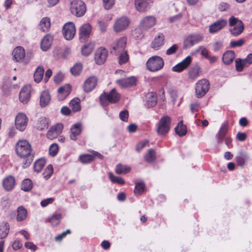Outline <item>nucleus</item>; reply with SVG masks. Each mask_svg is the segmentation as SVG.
I'll use <instances>...</instances> for the list:
<instances>
[{
    "instance_id": "nucleus-61",
    "label": "nucleus",
    "mask_w": 252,
    "mask_h": 252,
    "mask_svg": "<svg viewBox=\"0 0 252 252\" xmlns=\"http://www.w3.org/2000/svg\"><path fill=\"white\" fill-rule=\"evenodd\" d=\"M55 199L53 197L48 198L41 201L40 204L42 207H45L49 204H52Z\"/></svg>"
},
{
    "instance_id": "nucleus-12",
    "label": "nucleus",
    "mask_w": 252,
    "mask_h": 252,
    "mask_svg": "<svg viewBox=\"0 0 252 252\" xmlns=\"http://www.w3.org/2000/svg\"><path fill=\"white\" fill-rule=\"evenodd\" d=\"M108 57V51L104 47L98 48L95 53L94 60L97 64H102L106 61Z\"/></svg>"
},
{
    "instance_id": "nucleus-64",
    "label": "nucleus",
    "mask_w": 252,
    "mask_h": 252,
    "mask_svg": "<svg viewBox=\"0 0 252 252\" xmlns=\"http://www.w3.org/2000/svg\"><path fill=\"white\" fill-rule=\"evenodd\" d=\"M25 246L26 248L35 251L37 249V247L33 243L27 242L25 243Z\"/></svg>"
},
{
    "instance_id": "nucleus-30",
    "label": "nucleus",
    "mask_w": 252,
    "mask_h": 252,
    "mask_svg": "<svg viewBox=\"0 0 252 252\" xmlns=\"http://www.w3.org/2000/svg\"><path fill=\"white\" fill-rule=\"evenodd\" d=\"M51 100V96L49 93L47 91H44L42 92L40 97V105L44 107L48 105Z\"/></svg>"
},
{
    "instance_id": "nucleus-4",
    "label": "nucleus",
    "mask_w": 252,
    "mask_h": 252,
    "mask_svg": "<svg viewBox=\"0 0 252 252\" xmlns=\"http://www.w3.org/2000/svg\"><path fill=\"white\" fill-rule=\"evenodd\" d=\"M120 99V94L113 89L109 93H104L100 97V102L103 106H107L109 103H115Z\"/></svg>"
},
{
    "instance_id": "nucleus-19",
    "label": "nucleus",
    "mask_w": 252,
    "mask_h": 252,
    "mask_svg": "<svg viewBox=\"0 0 252 252\" xmlns=\"http://www.w3.org/2000/svg\"><path fill=\"white\" fill-rule=\"evenodd\" d=\"M32 87L30 85L24 86L19 94V99L23 103H27L30 100Z\"/></svg>"
},
{
    "instance_id": "nucleus-43",
    "label": "nucleus",
    "mask_w": 252,
    "mask_h": 252,
    "mask_svg": "<svg viewBox=\"0 0 252 252\" xmlns=\"http://www.w3.org/2000/svg\"><path fill=\"white\" fill-rule=\"evenodd\" d=\"M94 45L91 43H87L83 46L82 48V53L83 55L87 56L93 51Z\"/></svg>"
},
{
    "instance_id": "nucleus-1",
    "label": "nucleus",
    "mask_w": 252,
    "mask_h": 252,
    "mask_svg": "<svg viewBox=\"0 0 252 252\" xmlns=\"http://www.w3.org/2000/svg\"><path fill=\"white\" fill-rule=\"evenodd\" d=\"M17 154L22 158H27L23 162L22 167L26 168L30 166L32 162L33 156L31 154L32 148L29 142L26 140H20L16 145Z\"/></svg>"
},
{
    "instance_id": "nucleus-62",
    "label": "nucleus",
    "mask_w": 252,
    "mask_h": 252,
    "mask_svg": "<svg viewBox=\"0 0 252 252\" xmlns=\"http://www.w3.org/2000/svg\"><path fill=\"white\" fill-rule=\"evenodd\" d=\"M244 43L243 39H239L237 41H231L230 43V47L232 48H235L236 47L241 46Z\"/></svg>"
},
{
    "instance_id": "nucleus-7",
    "label": "nucleus",
    "mask_w": 252,
    "mask_h": 252,
    "mask_svg": "<svg viewBox=\"0 0 252 252\" xmlns=\"http://www.w3.org/2000/svg\"><path fill=\"white\" fill-rule=\"evenodd\" d=\"M171 118L168 116L161 117L157 126V132L158 135L166 134L170 129Z\"/></svg>"
},
{
    "instance_id": "nucleus-18",
    "label": "nucleus",
    "mask_w": 252,
    "mask_h": 252,
    "mask_svg": "<svg viewBox=\"0 0 252 252\" xmlns=\"http://www.w3.org/2000/svg\"><path fill=\"white\" fill-rule=\"evenodd\" d=\"M92 27L90 24L86 23L81 26L79 30L80 39L82 41L85 40L90 36Z\"/></svg>"
},
{
    "instance_id": "nucleus-42",
    "label": "nucleus",
    "mask_w": 252,
    "mask_h": 252,
    "mask_svg": "<svg viewBox=\"0 0 252 252\" xmlns=\"http://www.w3.org/2000/svg\"><path fill=\"white\" fill-rule=\"evenodd\" d=\"M228 130L227 125L223 124L217 134V138L219 141L223 140Z\"/></svg>"
},
{
    "instance_id": "nucleus-34",
    "label": "nucleus",
    "mask_w": 252,
    "mask_h": 252,
    "mask_svg": "<svg viewBox=\"0 0 252 252\" xmlns=\"http://www.w3.org/2000/svg\"><path fill=\"white\" fill-rule=\"evenodd\" d=\"M50 26V19L48 17H44L40 21L39 28L42 32H47Z\"/></svg>"
},
{
    "instance_id": "nucleus-31",
    "label": "nucleus",
    "mask_w": 252,
    "mask_h": 252,
    "mask_svg": "<svg viewBox=\"0 0 252 252\" xmlns=\"http://www.w3.org/2000/svg\"><path fill=\"white\" fill-rule=\"evenodd\" d=\"M235 57V54L232 51L225 52L222 56V61L224 64H229L231 63Z\"/></svg>"
},
{
    "instance_id": "nucleus-10",
    "label": "nucleus",
    "mask_w": 252,
    "mask_h": 252,
    "mask_svg": "<svg viewBox=\"0 0 252 252\" xmlns=\"http://www.w3.org/2000/svg\"><path fill=\"white\" fill-rule=\"evenodd\" d=\"M153 0H135V7L139 12L145 13L152 7Z\"/></svg>"
},
{
    "instance_id": "nucleus-8",
    "label": "nucleus",
    "mask_w": 252,
    "mask_h": 252,
    "mask_svg": "<svg viewBox=\"0 0 252 252\" xmlns=\"http://www.w3.org/2000/svg\"><path fill=\"white\" fill-rule=\"evenodd\" d=\"M210 83L205 79L199 80L196 84L195 95L198 98L203 97L209 90Z\"/></svg>"
},
{
    "instance_id": "nucleus-56",
    "label": "nucleus",
    "mask_w": 252,
    "mask_h": 252,
    "mask_svg": "<svg viewBox=\"0 0 252 252\" xmlns=\"http://www.w3.org/2000/svg\"><path fill=\"white\" fill-rule=\"evenodd\" d=\"M199 52H201V55L204 57L205 58H207L208 56V51L204 46H200L195 51V53H198Z\"/></svg>"
},
{
    "instance_id": "nucleus-32",
    "label": "nucleus",
    "mask_w": 252,
    "mask_h": 252,
    "mask_svg": "<svg viewBox=\"0 0 252 252\" xmlns=\"http://www.w3.org/2000/svg\"><path fill=\"white\" fill-rule=\"evenodd\" d=\"M17 213L16 220L19 222L24 220L28 216L27 210L22 206L17 208Z\"/></svg>"
},
{
    "instance_id": "nucleus-50",
    "label": "nucleus",
    "mask_w": 252,
    "mask_h": 252,
    "mask_svg": "<svg viewBox=\"0 0 252 252\" xmlns=\"http://www.w3.org/2000/svg\"><path fill=\"white\" fill-rule=\"evenodd\" d=\"M236 69L238 71H241L244 66H247L244 60L236 59L235 60Z\"/></svg>"
},
{
    "instance_id": "nucleus-38",
    "label": "nucleus",
    "mask_w": 252,
    "mask_h": 252,
    "mask_svg": "<svg viewBox=\"0 0 252 252\" xmlns=\"http://www.w3.org/2000/svg\"><path fill=\"white\" fill-rule=\"evenodd\" d=\"M234 27L230 30V32L232 34L237 36L240 34L244 30V24L243 22H239L238 25L233 26Z\"/></svg>"
},
{
    "instance_id": "nucleus-5",
    "label": "nucleus",
    "mask_w": 252,
    "mask_h": 252,
    "mask_svg": "<svg viewBox=\"0 0 252 252\" xmlns=\"http://www.w3.org/2000/svg\"><path fill=\"white\" fill-rule=\"evenodd\" d=\"M164 64V61L161 57L154 56L148 59L146 63V66L149 70L155 72L162 69Z\"/></svg>"
},
{
    "instance_id": "nucleus-51",
    "label": "nucleus",
    "mask_w": 252,
    "mask_h": 252,
    "mask_svg": "<svg viewBox=\"0 0 252 252\" xmlns=\"http://www.w3.org/2000/svg\"><path fill=\"white\" fill-rule=\"evenodd\" d=\"M53 173V167L52 165H48L43 173V177L45 179H48Z\"/></svg>"
},
{
    "instance_id": "nucleus-27",
    "label": "nucleus",
    "mask_w": 252,
    "mask_h": 252,
    "mask_svg": "<svg viewBox=\"0 0 252 252\" xmlns=\"http://www.w3.org/2000/svg\"><path fill=\"white\" fill-rule=\"evenodd\" d=\"M53 40V37L49 34L45 35L41 42V49L43 51L48 50L50 47Z\"/></svg>"
},
{
    "instance_id": "nucleus-14",
    "label": "nucleus",
    "mask_w": 252,
    "mask_h": 252,
    "mask_svg": "<svg viewBox=\"0 0 252 252\" xmlns=\"http://www.w3.org/2000/svg\"><path fill=\"white\" fill-rule=\"evenodd\" d=\"M191 61V57L190 56H188L182 62L172 67V70L174 72H181L189 66Z\"/></svg>"
},
{
    "instance_id": "nucleus-6",
    "label": "nucleus",
    "mask_w": 252,
    "mask_h": 252,
    "mask_svg": "<svg viewBox=\"0 0 252 252\" xmlns=\"http://www.w3.org/2000/svg\"><path fill=\"white\" fill-rule=\"evenodd\" d=\"M70 9L71 13L80 17L83 16L86 11V4L81 0H73L70 3Z\"/></svg>"
},
{
    "instance_id": "nucleus-39",
    "label": "nucleus",
    "mask_w": 252,
    "mask_h": 252,
    "mask_svg": "<svg viewBox=\"0 0 252 252\" xmlns=\"http://www.w3.org/2000/svg\"><path fill=\"white\" fill-rule=\"evenodd\" d=\"M69 106L74 112L80 111L81 105L80 99L78 98H73L70 101Z\"/></svg>"
},
{
    "instance_id": "nucleus-36",
    "label": "nucleus",
    "mask_w": 252,
    "mask_h": 252,
    "mask_svg": "<svg viewBox=\"0 0 252 252\" xmlns=\"http://www.w3.org/2000/svg\"><path fill=\"white\" fill-rule=\"evenodd\" d=\"M44 72V69L42 67L38 66L37 67L34 74V80L35 82L39 83L42 80Z\"/></svg>"
},
{
    "instance_id": "nucleus-59",
    "label": "nucleus",
    "mask_w": 252,
    "mask_h": 252,
    "mask_svg": "<svg viewBox=\"0 0 252 252\" xmlns=\"http://www.w3.org/2000/svg\"><path fill=\"white\" fill-rule=\"evenodd\" d=\"M64 78V75L61 72H59L54 77V81L57 84L61 83Z\"/></svg>"
},
{
    "instance_id": "nucleus-16",
    "label": "nucleus",
    "mask_w": 252,
    "mask_h": 252,
    "mask_svg": "<svg viewBox=\"0 0 252 252\" xmlns=\"http://www.w3.org/2000/svg\"><path fill=\"white\" fill-rule=\"evenodd\" d=\"M203 39L204 37L202 34H190L186 39L185 44L187 47L192 46L201 42Z\"/></svg>"
},
{
    "instance_id": "nucleus-60",
    "label": "nucleus",
    "mask_w": 252,
    "mask_h": 252,
    "mask_svg": "<svg viewBox=\"0 0 252 252\" xmlns=\"http://www.w3.org/2000/svg\"><path fill=\"white\" fill-rule=\"evenodd\" d=\"M115 171L118 174L125 173L126 171V167L121 164H119L116 166Z\"/></svg>"
},
{
    "instance_id": "nucleus-23",
    "label": "nucleus",
    "mask_w": 252,
    "mask_h": 252,
    "mask_svg": "<svg viewBox=\"0 0 252 252\" xmlns=\"http://www.w3.org/2000/svg\"><path fill=\"white\" fill-rule=\"evenodd\" d=\"M126 28V17H122L117 19L114 26L113 30L115 32H120L124 31Z\"/></svg>"
},
{
    "instance_id": "nucleus-49",
    "label": "nucleus",
    "mask_w": 252,
    "mask_h": 252,
    "mask_svg": "<svg viewBox=\"0 0 252 252\" xmlns=\"http://www.w3.org/2000/svg\"><path fill=\"white\" fill-rule=\"evenodd\" d=\"M82 69V64L81 63H78L75 64L71 68L70 71L73 75H78L81 73Z\"/></svg>"
},
{
    "instance_id": "nucleus-25",
    "label": "nucleus",
    "mask_w": 252,
    "mask_h": 252,
    "mask_svg": "<svg viewBox=\"0 0 252 252\" xmlns=\"http://www.w3.org/2000/svg\"><path fill=\"white\" fill-rule=\"evenodd\" d=\"M15 185V179L12 176H8L5 178L2 181V186L6 191L12 190Z\"/></svg>"
},
{
    "instance_id": "nucleus-20",
    "label": "nucleus",
    "mask_w": 252,
    "mask_h": 252,
    "mask_svg": "<svg viewBox=\"0 0 252 252\" xmlns=\"http://www.w3.org/2000/svg\"><path fill=\"white\" fill-rule=\"evenodd\" d=\"M157 103V96L155 93L149 92L145 98V105L148 108L154 107Z\"/></svg>"
},
{
    "instance_id": "nucleus-41",
    "label": "nucleus",
    "mask_w": 252,
    "mask_h": 252,
    "mask_svg": "<svg viewBox=\"0 0 252 252\" xmlns=\"http://www.w3.org/2000/svg\"><path fill=\"white\" fill-rule=\"evenodd\" d=\"M145 190V185L143 182H137L135 184L134 190L135 194L137 195H141Z\"/></svg>"
},
{
    "instance_id": "nucleus-53",
    "label": "nucleus",
    "mask_w": 252,
    "mask_h": 252,
    "mask_svg": "<svg viewBox=\"0 0 252 252\" xmlns=\"http://www.w3.org/2000/svg\"><path fill=\"white\" fill-rule=\"evenodd\" d=\"M58 146L57 144H52L49 148V154L52 157L55 156L58 153Z\"/></svg>"
},
{
    "instance_id": "nucleus-35",
    "label": "nucleus",
    "mask_w": 252,
    "mask_h": 252,
    "mask_svg": "<svg viewBox=\"0 0 252 252\" xmlns=\"http://www.w3.org/2000/svg\"><path fill=\"white\" fill-rule=\"evenodd\" d=\"M248 159V156L247 154L244 152H240L238 156L235 158V160L237 164L243 167Z\"/></svg>"
},
{
    "instance_id": "nucleus-45",
    "label": "nucleus",
    "mask_w": 252,
    "mask_h": 252,
    "mask_svg": "<svg viewBox=\"0 0 252 252\" xmlns=\"http://www.w3.org/2000/svg\"><path fill=\"white\" fill-rule=\"evenodd\" d=\"M138 83V78L133 76L127 77V91L136 86Z\"/></svg>"
},
{
    "instance_id": "nucleus-55",
    "label": "nucleus",
    "mask_w": 252,
    "mask_h": 252,
    "mask_svg": "<svg viewBox=\"0 0 252 252\" xmlns=\"http://www.w3.org/2000/svg\"><path fill=\"white\" fill-rule=\"evenodd\" d=\"M242 21L239 20L238 18L235 17L234 16H231L228 20L229 25L230 27H233L235 26L236 25H238L239 22H242Z\"/></svg>"
},
{
    "instance_id": "nucleus-2",
    "label": "nucleus",
    "mask_w": 252,
    "mask_h": 252,
    "mask_svg": "<svg viewBox=\"0 0 252 252\" xmlns=\"http://www.w3.org/2000/svg\"><path fill=\"white\" fill-rule=\"evenodd\" d=\"M126 37H123L112 45V48L115 53L120 54L119 63L122 64L126 63Z\"/></svg>"
},
{
    "instance_id": "nucleus-47",
    "label": "nucleus",
    "mask_w": 252,
    "mask_h": 252,
    "mask_svg": "<svg viewBox=\"0 0 252 252\" xmlns=\"http://www.w3.org/2000/svg\"><path fill=\"white\" fill-rule=\"evenodd\" d=\"M109 177L111 181L113 183H118L123 185L125 183V180L121 177L115 176L112 172L109 173Z\"/></svg>"
},
{
    "instance_id": "nucleus-44",
    "label": "nucleus",
    "mask_w": 252,
    "mask_h": 252,
    "mask_svg": "<svg viewBox=\"0 0 252 252\" xmlns=\"http://www.w3.org/2000/svg\"><path fill=\"white\" fill-rule=\"evenodd\" d=\"M32 188V183L29 179H26L22 182L21 185V189L24 191H28L30 190Z\"/></svg>"
},
{
    "instance_id": "nucleus-40",
    "label": "nucleus",
    "mask_w": 252,
    "mask_h": 252,
    "mask_svg": "<svg viewBox=\"0 0 252 252\" xmlns=\"http://www.w3.org/2000/svg\"><path fill=\"white\" fill-rule=\"evenodd\" d=\"M46 161L44 158H39L37 160L34 164V171L39 173L45 166Z\"/></svg>"
},
{
    "instance_id": "nucleus-9",
    "label": "nucleus",
    "mask_w": 252,
    "mask_h": 252,
    "mask_svg": "<svg viewBox=\"0 0 252 252\" xmlns=\"http://www.w3.org/2000/svg\"><path fill=\"white\" fill-rule=\"evenodd\" d=\"M28 121L29 119L25 113H19L15 120L16 128L21 131H24L28 125Z\"/></svg>"
},
{
    "instance_id": "nucleus-58",
    "label": "nucleus",
    "mask_w": 252,
    "mask_h": 252,
    "mask_svg": "<svg viewBox=\"0 0 252 252\" xmlns=\"http://www.w3.org/2000/svg\"><path fill=\"white\" fill-rule=\"evenodd\" d=\"M200 106V103L198 102H194L190 103L189 105L190 109L192 113H194L198 110Z\"/></svg>"
},
{
    "instance_id": "nucleus-21",
    "label": "nucleus",
    "mask_w": 252,
    "mask_h": 252,
    "mask_svg": "<svg viewBox=\"0 0 252 252\" xmlns=\"http://www.w3.org/2000/svg\"><path fill=\"white\" fill-rule=\"evenodd\" d=\"M12 55L15 61L18 62H23L25 57V49L21 46H18L13 50Z\"/></svg>"
},
{
    "instance_id": "nucleus-54",
    "label": "nucleus",
    "mask_w": 252,
    "mask_h": 252,
    "mask_svg": "<svg viewBox=\"0 0 252 252\" xmlns=\"http://www.w3.org/2000/svg\"><path fill=\"white\" fill-rule=\"evenodd\" d=\"M103 2L104 8L109 10L114 6L115 0H103Z\"/></svg>"
},
{
    "instance_id": "nucleus-17",
    "label": "nucleus",
    "mask_w": 252,
    "mask_h": 252,
    "mask_svg": "<svg viewBox=\"0 0 252 252\" xmlns=\"http://www.w3.org/2000/svg\"><path fill=\"white\" fill-rule=\"evenodd\" d=\"M97 79L95 76H92L86 79L84 84V91L86 93L92 91L96 87Z\"/></svg>"
},
{
    "instance_id": "nucleus-28",
    "label": "nucleus",
    "mask_w": 252,
    "mask_h": 252,
    "mask_svg": "<svg viewBox=\"0 0 252 252\" xmlns=\"http://www.w3.org/2000/svg\"><path fill=\"white\" fill-rule=\"evenodd\" d=\"M10 226L9 223L6 221H2L0 223V239L5 238L9 232Z\"/></svg>"
},
{
    "instance_id": "nucleus-57",
    "label": "nucleus",
    "mask_w": 252,
    "mask_h": 252,
    "mask_svg": "<svg viewBox=\"0 0 252 252\" xmlns=\"http://www.w3.org/2000/svg\"><path fill=\"white\" fill-rule=\"evenodd\" d=\"M179 46L178 45L174 44L166 50V54L167 55H172L176 52Z\"/></svg>"
},
{
    "instance_id": "nucleus-63",
    "label": "nucleus",
    "mask_w": 252,
    "mask_h": 252,
    "mask_svg": "<svg viewBox=\"0 0 252 252\" xmlns=\"http://www.w3.org/2000/svg\"><path fill=\"white\" fill-rule=\"evenodd\" d=\"M222 46L223 44L221 41H216L213 45V50L215 52H217L222 48Z\"/></svg>"
},
{
    "instance_id": "nucleus-22",
    "label": "nucleus",
    "mask_w": 252,
    "mask_h": 252,
    "mask_svg": "<svg viewBox=\"0 0 252 252\" xmlns=\"http://www.w3.org/2000/svg\"><path fill=\"white\" fill-rule=\"evenodd\" d=\"M164 35L162 33H159L155 36L151 43V47L156 50H158L163 44Z\"/></svg>"
},
{
    "instance_id": "nucleus-29",
    "label": "nucleus",
    "mask_w": 252,
    "mask_h": 252,
    "mask_svg": "<svg viewBox=\"0 0 252 252\" xmlns=\"http://www.w3.org/2000/svg\"><path fill=\"white\" fill-rule=\"evenodd\" d=\"M201 72V69L199 66L198 65H195L189 70V79L194 80L199 76Z\"/></svg>"
},
{
    "instance_id": "nucleus-52",
    "label": "nucleus",
    "mask_w": 252,
    "mask_h": 252,
    "mask_svg": "<svg viewBox=\"0 0 252 252\" xmlns=\"http://www.w3.org/2000/svg\"><path fill=\"white\" fill-rule=\"evenodd\" d=\"M145 158L148 162L154 161L156 158L155 151L153 149H150L147 154L145 155Z\"/></svg>"
},
{
    "instance_id": "nucleus-15",
    "label": "nucleus",
    "mask_w": 252,
    "mask_h": 252,
    "mask_svg": "<svg viewBox=\"0 0 252 252\" xmlns=\"http://www.w3.org/2000/svg\"><path fill=\"white\" fill-rule=\"evenodd\" d=\"M63 129V125L61 123L52 126L47 132V138L50 139L56 138L61 133Z\"/></svg>"
},
{
    "instance_id": "nucleus-26",
    "label": "nucleus",
    "mask_w": 252,
    "mask_h": 252,
    "mask_svg": "<svg viewBox=\"0 0 252 252\" xmlns=\"http://www.w3.org/2000/svg\"><path fill=\"white\" fill-rule=\"evenodd\" d=\"M71 90V86L69 84H66L59 88L58 92V98L60 100H62L66 98L70 94Z\"/></svg>"
},
{
    "instance_id": "nucleus-48",
    "label": "nucleus",
    "mask_w": 252,
    "mask_h": 252,
    "mask_svg": "<svg viewBox=\"0 0 252 252\" xmlns=\"http://www.w3.org/2000/svg\"><path fill=\"white\" fill-rule=\"evenodd\" d=\"M94 158V156L89 154L81 155L79 159L83 163H88L92 161Z\"/></svg>"
},
{
    "instance_id": "nucleus-13",
    "label": "nucleus",
    "mask_w": 252,
    "mask_h": 252,
    "mask_svg": "<svg viewBox=\"0 0 252 252\" xmlns=\"http://www.w3.org/2000/svg\"><path fill=\"white\" fill-rule=\"evenodd\" d=\"M227 24V21L224 19H220L210 25L209 32L210 33H215L224 28Z\"/></svg>"
},
{
    "instance_id": "nucleus-33",
    "label": "nucleus",
    "mask_w": 252,
    "mask_h": 252,
    "mask_svg": "<svg viewBox=\"0 0 252 252\" xmlns=\"http://www.w3.org/2000/svg\"><path fill=\"white\" fill-rule=\"evenodd\" d=\"M49 126L48 119L45 117H42L38 119L36 127L37 129L40 130L47 129Z\"/></svg>"
},
{
    "instance_id": "nucleus-24",
    "label": "nucleus",
    "mask_w": 252,
    "mask_h": 252,
    "mask_svg": "<svg viewBox=\"0 0 252 252\" xmlns=\"http://www.w3.org/2000/svg\"><path fill=\"white\" fill-rule=\"evenodd\" d=\"M82 131V125L77 123L71 126L70 129L69 137L71 140L75 141L77 139V136Z\"/></svg>"
},
{
    "instance_id": "nucleus-3",
    "label": "nucleus",
    "mask_w": 252,
    "mask_h": 252,
    "mask_svg": "<svg viewBox=\"0 0 252 252\" xmlns=\"http://www.w3.org/2000/svg\"><path fill=\"white\" fill-rule=\"evenodd\" d=\"M157 17L153 15H148L141 18L139 22L140 29L143 32H148L157 24Z\"/></svg>"
},
{
    "instance_id": "nucleus-37",
    "label": "nucleus",
    "mask_w": 252,
    "mask_h": 252,
    "mask_svg": "<svg viewBox=\"0 0 252 252\" xmlns=\"http://www.w3.org/2000/svg\"><path fill=\"white\" fill-rule=\"evenodd\" d=\"M176 134L180 136H183L187 133L186 126L183 124V121H181L175 128Z\"/></svg>"
},
{
    "instance_id": "nucleus-46",
    "label": "nucleus",
    "mask_w": 252,
    "mask_h": 252,
    "mask_svg": "<svg viewBox=\"0 0 252 252\" xmlns=\"http://www.w3.org/2000/svg\"><path fill=\"white\" fill-rule=\"evenodd\" d=\"M62 218V215L61 214H58L51 216L50 218L48 219V222H50L53 225H58Z\"/></svg>"
},
{
    "instance_id": "nucleus-11",
    "label": "nucleus",
    "mask_w": 252,
    "mask_h": 252,
    "mask_svg": "<svg viewBox=\"0 0 252 252\" xmlns=\"http://www.w3.org/2000/svg\"><path fill=\"white\" fill-rule=\"evenodd\" d=\"M63 33L66 40H69L73 39L76 33V29L74 23L68 22L64 24L63 28Z\"/></svg>"
}]
</instances>
